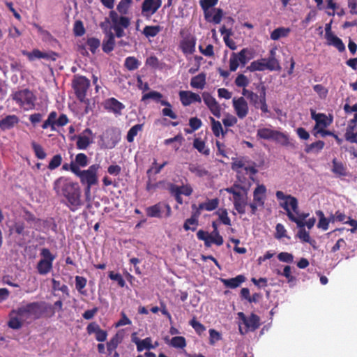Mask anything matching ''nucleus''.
I'll list each match as a JSON object with an SVG mask.
<instances>
[{"mask_svg": "<svg viewBox=\"0 0 357 357\" xmlns=\"http://www.w3.org/2000/svg\"><path fill=\"white\" fill-rule=\"evenodd\" d=\"M53 190L61 197V202L70 211L75 212L84 205L81 188L69 177L61 176L55 179Z\"/></svg>", "mask_w": 357, "mask_h": 357, "instance_id": "1", "label": "nucleus"}, {"mask_svg": "<svg viewBox=\"0 0 357 357\" xmlns=\"http://www.w3.org/2000/svg\"><path fill=\"white\" fill-rule=\"evenodd\" d=\"M20 319L29 324L32 320H37L43 317L46 314L50 316L54 314L53 307L45 301H36L28 303L13 311Z\"/></svg>", "mask_w": 357, "mask_h": 357, "instance_id": "2", "label": "nucleus"}, {"mask_svg": "<svg viewBox=\"0 0 357 357\" xmlns=\"http://www.w3.org/2000/svg\"><path fill=\"white\" fill-rule=\"evenodd\" d=\"M276 197L278 200H282L280 202V206L287 212L289 220L295 222L298 227H304V220L308 216V213L298 214V199L296 197L291 195H284L282 191L278 190L276 192Z\"/></svg>", "mask_w": 357, "mask_h": 357, "instance_id": "3", "label": "nucleus"}, {"mask_svg": "<svg viewBox=\"0 0 357 357\" xmlns=\"http://www.w3.org/2000/svg\"><path fill=\"white\" fill-rule=\"evenodd\" d=\"M256 89L259 94L245 89V88L243 89L242 93L255 109H260L261 112L264 114L268 113L266 98V86L262 83H259L257 85Z\"/></svg>", "mask_w": 357, "mask_h": 357, "instance_id": "4", "label": "nucleus"}, {"mask_svg": "<svg viewBox=\"0 0 357 357\" xmlns=\"http://www.w3.org/2000/svg\"><path fill=\"white\" fill-rule=\"evenodd\" d=\"M70 171L80 178L81 184H89V185H95L98 183V172L100 169L99 165H93L86 170H81L80 168L70 163Z\"/></svg>", "mask_w": 357, "mask_h": 357, "instance_id": "5", "label": "nucleus"}, {"mask_svg": "<svg viewBox=\"0 0 357 357\" xmlns=\"http://www.w3.org/2000/svg\"><path fill=\"white\" fill-rule=\"evenodd\" d=\"M218 2V0H201L200 6L204 10V18L206 22L220 24L222 20L224 12L222 8H212Z\"/></svg>", "mask_w": 357, "mask_h": 357, "instance_id": "6", "label": "nucleus"}, {"mask_svg": "<svg viewBox=\"0 0 357 357\" xmlns=\"http://www.w3.org/2000/svg\"><path fill=\"white\" fill-rule=\"evenodd\" d=\"M275 52L271 50L270 52V56L268 59H261L252 61L250 66H248V70L250 72H255V70H278L280 68V62L275 58Z\"/></svg>", "mask_w": 357, "mask_h": 357, "instance_id": "7", "label": "nucleus"}, {"mask_svg": "<svg viewBox=\"0 0 357 357\" xmlns=\"http://www.w3.org/2000/svg\"><path fill=\"white\" fill-rule=\"evenodd\" d=\"M40 255L42 258L36 265L37 271L40 275H47V274L52 269L53 261L56 257L52 254L48 248H46L41 249Z\"/></svg>", "mask_w": 357, "mask_h": 357, "instance_id": "8", "label": "nucleus"}, {"mask_svg": "<svg viewBox=\"0 0 357 357\" xmlns=\"http://www.w3.org/2000/svg\"><path fill=\"white\" fill-rule=\"evenodd\" d=\"M72 86L77 98L81 102H84L90 86V80L82 75H75L72 80Z\"/></svg>", "mask_w": 357, "mask_h": 357, "instance_id": "9", "label": "nucleus"}, {"mask_svg": "<svg viewBox=\"0 0 357 357\" xmlns=\"http://www.w3.org/2000/svg\"><path fill=\"white\" fill-rule=\"evenodd\" d=\"M13 100L25 110L33 108L36 98L28 89L19 91L13 94Z\"/></svg>", "mask_w": 357, "mask_h": 357, "instance_id": "10", "label": "nucleus"}, {"mask_svg": "<svg viewBox=\"0 0 357 357\" xmlns=\"http://www.w3.org/2000/svg\"><path fill=\"white\" fill-rule=\"evenodd\" d=\"M197 237L199 241H204V245L206 248L211 247L212 244L220 246L224 243L223 237L218 230L213 229L211 233H208V231L199 229L197 232Z\"/></svg>", "mask_w": 357, "mask_h": 357, "instance_id": "11", "label": "nucleus"}, {"mask_svg": "<svg viewBox=\"0 0 357 357\" xmlns=\"http://www.w3.org/2000/svg\"><path fill=\"white\" fill-rule=\"evenodd\" d=\"M169 190L170 195H172L176 203L182 205L183 204V199L181 195L185 196H190L192 193V188L190 185H185L182 186H178L175 184L170 183L169 185Z\"/></svg>", "mask_w": 357, "mask_h": 357, "instance_id": "12", "label": "nucleus"}, {"mask_svg": "<svg viewBox=\"0 0 357 357\" xmlns=\"http://www.w3.org/2000/svg\"><path fill=\"white\" fill-rule=\"evenodd\" d=\"M91 135H93L92 130L89 128H86L82 131V135H73L70 137V139H77L76 144L77 149L86 150L93 142V140L90 138Z\"/></svg>", "mask_w": 357, "mask_h": 357, "instance_id": "13", "label": "nucleus"}, {"mask_svg": "<svg viewBox=\"0 0 357 357\" xmlns=\"http://www.w3.org/2000/svg\"><path fill=\"white\" fill-rule=\"evenodd\" d=\"M202 98L204 102L207 106L209 111L215 116L219 118L221 116V108L220 104L217 102L215 98H213L210 93L204 92L202 93Z\"/></svg>", "mask_w": 357, "mask_h": 357, "instance_id": "14", "label": "nucleus"}, {"mask_svg": "<svg viewBox=\"0 0 357 357\" xmlns=\"http://www.w3.org/2000/svg\"><path fill=\"white\" fill-rule=\"evenodd\" d=\"M233 107L237 116L241 119H244L248 114V105L243 97L234 98L232 100Z\"/></svg>", "mask_w": 357, "mask_h": 357, "instance_id": "15", "label": "nucleus"}, {"mask_svg": "<svg viewBox=\"0 0 357 357\" xmlns=\"http://www.w3.org/2000/svg\"><path fill=\"white\" fill-rule=\"evenodd\" d=\"M161 0H144L142 4V14L144 17H151L161 6Z\"/></svg>", "mask_w": 357, "mask_h": 357, "instance_id": "16", "label": "nucleus"}, {"mask_svg": "<svg viewBox=\"0 0 357 357\" xmlns=\"http://www.w3.org/2000/svg\"><path fill=\"white\" fill-rule=\"evenodd\" d=\"M164 208L167 209L166 216L171 215V206L162 202H159L153 206H149L146 208V215L149 217H162V211Z\"/></svg>", "mask_w": 357, "mask_h": 357, "instance_id": "17", "label": "nucleus"}, {"mask_svg": "<svg viewBox=\"0 0 357 357\" xmlns=\"http://www.w3.org/2000/svg\"><path fill=\"white\" fill-rule=\"evenodd\" d=\"M311 116L315 121V126L313 128L312 133L322 128H328L332 122V120L328 119L325 114H316L314 110H311Z\"/></svg>", "mask_w": 357, "mask_h": 357, "instance_id": "18", "label": "nucleus"}, {"mask_svg": "<svg viewBox=\"0 0 357 357\" xmlns=\"http://www.w3.org/2000/svg\"><path fill=\"white\" fill-rule=\"evenodd\" d=\"M132 341L137 345V351L142 352L144 349H154L155 345L152 344V338L149 337L145 339L140 340L136 336V333L132 335Z\"/></svg>", "mask_w": 357, "mask_h": 357, "instance_id": "19", "label": "nucleus"}, {"mask_svg": "<svg viewBox=\"0 0 357 357\" xmlns=\"http://www.w3.org/2000/svg\"><path fill=\"white\" fill-rule=\"evenodd\" d=\"M195 45L196 39L193 36H188L180 42L179 47L185 55H190L195 51Z\"/></svg>", "mask_w": 357, "mask_h": 357, "instance_id": "20", "label": "nucleus"}, {"mask_svg": "<svg viewBox=\"0 0 357 357\" xmlns=\"http://www.w3.org/2000/svg\"><path fill=\"white\" fill-rule=\"evenodd\" d=\"M233 202L235 209L240 214H245V206H247V192L244 189V192H240L238 195L233 197Z\"/></svg>", "mask_w": 357, "mask_h": 357, "instance_id": "21", "label": "nucleus"}, {"mask_svg": "<svg viewBox=\"0 0 357 357\" xmlns=\"http://www.w3.org/2000/svg\"><path fill=\"white\" fill-rule=\"evenodd\" d=\"M105 109L116 114H121L125 105L115 98H109L105 102Z\"/></svg>", "mask_w": 357, "mask_h": 357, "instance_id": "22", "label": "nucleus"}, {"mask_svg": "<svg viewBox=\"0 0 357 357\" xmlns=\"http://www.w3.org/2000/svg\"><path fill=\"white\" fill-rule=\"evenodd\" d=\"M179 97L181 103L184 106L190 105L191 103L194 102H202V98L200 97V96L191 91H181L179 92Z\"/></svg>", "mask_w": 357, "mask_h": 357, "instance_id": "23", "label": "nucleus"}, {"mask_svg": "<svg viewBox=\"0 0 357 357\" xmlns=\"http://www.w3.org/2000/svg\"><path fill=\"white\" fill-rule=\"evenodd\" d=\"M19 121L16 115H8L0 120V130L2 131L11 130L19 123Z\"/></svg>", "mask_w": 357, "mask_h": 357, "instance_id": "24", "label": "nucleus"}, {"mask_svg": "<svg viewBox=\"0 0 357 357\" xmlns=\"http://www.w3.org/2000/svg\"><path fill=\"white\" fill-rule=\"evenodd\" d=\"M109 18L113 25H117L122 28H127L130 24L129 18L123 16L119 17L118 13L115 10H111L109 12Z\"/></svg>", "mask_w": 357, "mask_h": 357, "instance_id": "25", "label": "nucleus"}, {"mask_svg": "<svg viewBox=\"0 0 357 357\" xmlns=\"http://www.w3.org/2000/svg\"><path fill=\"white\" fill-rule=\"evenodd\" d=\"M116 44L115 36L112 32H107L106 38L103 40L102 43V52L109 54L113 51Z\"/></svg>", "mask_w": 357, "mask_h": 357, "instance_id": "26", "label": "nucleus"}, {"mask_svg": "<svg viewBox=\"0 0 357 357\" xmlns=\"http://www.w3.org/2000/svg\"><path fill=\"white\" fill-rule=\"evenodd\" d=\"M266 189L264 185H259L253 192V200L259 206H263L266 197Z\"/></svg>", "mask_w": 357, "mask_h": 357, "instance_id": "27", "label": "nucleus"}, {"mask_svg": "<svg viewBox=\"0 0 357 357\" xmlns=\"http://www.w3.org/2000/svg\"><path fill=\"white\" fill-rule=\"evenodd\" d=\"M244 324L250 331H255L260 326V318L252 313L244 320Z\"/></svg>", "mask_w": 357, "mask_h": 357, "instance_id": "28", "label": "nucleus"}, {"mask_svg": "<svg viewBox=\"0 0 357 357\" xmlns=\"http://www.w3.org/2000/svg\"><path fill=\"white\" fill-rule=\"evenodd\" d=\"M57 113L55 111L51 112L48 116L46 120L44 121L43 123L42 124V128L43 130H46L48 128H50L52 131L56 130V123L57 120Z\"/></svg>", "mask_w": 357, "mask_h": 357, "instance_id": "29", "label": "nucleus"}, {"mask_svg": "<svg viewBox=\"0 0 357 357\" xmlns=\"http://www.w3.org/2000/svg\"><path fill=\"white\" fill-rule=\"evenodd\" d=\"M273 140L275 141L282 146H294L289 140L288 135L278 130H276Z\"/></svg>", "mask_w": 357, "mask_h": 357, "instance_id": "30", "label": "nucleus"}, {"mask_svg": "<svg viewBox=\"0 0 357 357\" xmlns=\"http://www.w3.org/2000/svg\"><path fill=\"white\" fill-rule=\"evenodd\" d=\"M245 276L238 275L234 278L222 279V282L226 287L234 289L239 287L245 281Z\"/></svg>", "mask_w": 357, "mask_h": 357, "instance_id": "31", "label": "nucleus"}, {"mask_svg": "<svg viewBox=\"0 0 357 357\" xmlns=\"http://www.w3.org/2000/svg\"><path fill=\"white\" fill-rule=\"evenodd\" d=\"M291 29L289 27H278L271 33V39L273 40H278L280 38L287 37Z\"/></svg>", "mask_w": 357, "mask_h": 357, "instance_id": "32", "label": "nucleus"}, {"mask_svg": "<svg viewBox=\"0 0 357 357\" xmlns=\"http://www.w3.org/2000/svg\"><path fill=\"white\" fill-rule=\"evenodd\" d=\"M332 172L338 176H346L347 167L343 165L342 162L333 158L332 160Z\"/></svg>", "mask_w": 357, "mask_h": 357, "instance_id": "33", "label": "nucleus"}, {"mask_svg": "<svg viewBox=\"0 0 357 357\" xmlns=\"http://www.w3.org/2000/svg\"><path fill=\"white\" fill-rule=\"evenodd\" d=\"M206 83V75L201 73L192 77L190 84L193 89H204Z\"/></svg>", "mask_w": 357, "mask_h": 357, "instance_id": "34", "label": "nucleus"}, {"mask_svg": "<svg viewBox=\"0 0 357 357\" xmlns=\"http://www.w3.org/2000/svg\"><path fill=\"white\" fill-rule=\"evenodd\" d=\"M123 340V335L116 333L111 340L107 343V349L109 355H111L113 351H116L119 344Z\"/></svg>", "mask_w": 357, "mask_h": 357, "instance_id": "35", "label": "nucleus"}, {"mask_svg": "<svg viewBox=\"0 0 357 357\" xmlns=\"http://www.w3.org/2000/svg\"><path fill=\"white\" fill-rule=\"evenodd\" d=\"M325 146V142L322 140H317L312 144L306 145L305 148V152L307 153H318L321 151Z\"/></svg>", "mask_w": 357, "mask_h": 357, "instance_id": "36", "label": "nucleus"}, {"mask_svg": "<svg viewBox=\"0 0 357 357\" xmlns=\"http://www.w3.org/2000/svg\"><path fill=\"white\" fill-rule=\"evenodd\" d=\"M193 148L197 149L200 153L208 155L210 151L206 148L205 142L201 138H195L192 143Z\"/></svg>", "mask_w": 357, "mask_h": 357, "instance_id": "37", "label": "nucleus"}, {"mask_svg": "<svg viewBox=\"0 0 357 357\" xmlns=\"http://www.w3.org/2000/svg\"><path fill=\"white\" fill-rule=\"evenodd\" d=\"M219 203V199L217 197L208 199L206 202L199 204V209L211 211L218 207Z\"/></svg>", "mask_w": 357, "mask_h": 357, "instance_id": "38", "label": "nucleus"}, {"mask_svg": "<svg viewBox=\"0 0 357 357\" xmlns=\"http://www.w3.org/2000/svg\"><path fill=\"white\" fill-rule=\"evenodd\" d=\"M236 56L243 66H245L253 57L252 52L248 48H243L239 53L236 54Z\"/></svg>", "mask_w": 357, "mask_h": 357, "instance_id": "39", "label": "nucleus"}, {"mask_svg": "<svg viewBox=\"0 0 357 357\" xmlns=\"http://www.w3.org/2000/svg\"><path fill=\"white\" fill-rule=\"evenodd\" d=\"M141 62L135 56H128L124 61V66L128 70H136Z\"/></svg>", "mask_w": 357, "mask_h": 357, "instance_id": "40", "label": "nucleus"}, {"mask_svg": "<svg viewBox=\"0 0 357 357\" xmlns=\"http://www.w3.org/2000/svg\"><path fill=\"white\" fill-rule=\"evenodd\" d=\"M144 123H137L132 127L128 132L126 135V139L129 142H132L135 140V137L139 132L142 131Z\"/></svg>", "mask_w": 357, "mask_h": 357, "instance_id": "41", "label": "nucleus"}, {"mask_svg": "<svg viewBox=\"0 0 357 357\" xmlns=\"http://www.w3.org/2000/svg\"><path fill=\"white\" fill-rule=\"evenodd\" d=\"M327 43L329 45L336 47L340 52H343L346 49L342 40L335 35L327 39Z\"/></svg>", "mask_w": 357, "mask_h": 357, "instance_id": "42", "label": "nucleus"}, {"mask_svg": "<svg viewBox=\"0 0 357 357\" xmlns=\"http://www.w3.org/2000/svg\"><path fill=\"white\" fill-rule=\"evenodd\" d=\"M161 27L159 25L146 26L143 29V34L146 38H154L160 31Z\"/></svg>", "mask_w": 357, "mask_h": 357, "instance_id": "43", "label": "nucleus"}, {"mask_svg": "<svg viewBox=\"0 0 357 357\" xmlns=\"http://www.w3.org/2000/svg\"><path fill=\"white\" fill-rule=\"evenodd\" d=\"M276 130L269 128H259L257 130V137L264 139H273Z\"/></svg>", "mask_w": 357, "mask_h": 357, "instance_id": "44", "label": "nucleus"}, {"mask_svg": "<svg viewBox=\"0 0 357 357\" xmlns=\"http://www.w3.org/2000/svg\"><path fill=\"white\" fill-rule=\"evenodd\" d=\"M169 345L175 348H183L187 345L186 340L183 336H175L170 340Z\"/></svg>", "mask_w": 357, "mask_h": 357, "instance_id": "45", "label": "nucleus"}, {"mask_svg": "<svg viewBox=\"0 0 357 357\" xmlns=\"http://www.w3.org/2000/svg\"><path fill=\"white\" fill-rule=\"evenodd\" d=\"M316 215L319 217L317 227L323 230H327L329 226V220L326 218L324 212L320 210L317 211Z\"/></svg>", "mask_w": 357, "mask_h": 357, "instance_id": "46", "label": "nucleus"}, {"mask_svg": "<svg viewBox=\"0 0 357 357\" xmlns=\"http://www.w3.org/2000/svg\"><path fill=\"white\" fill-rule=\"evenodd\" d=\"M211 130L215 137H219L220 134L225 136V135L227 133V132L223 131L221 123L213 118H211Z\"/></svg>", "mask_w": 357, "mask_h": 357, "instance_id": "47", "label": "nucleus"}, {"mask_svg": "<svg viewBox=\"0 0 357 357\" xmlns=\"http://www.w3.org/2000/svg\"><path fill=\"white\" fill-rule=\"evenodd\" d=\"M188 170L199 177H202L208 174V171H206V169L197 165H190Z\"/></svg>", "mask_w": 357, "mask_h": 357, "instance_id": "48", "label": "nucleus"}, {"mask_svg": "<svg viewBox=\"0 0 357 357\" xmlns=\"http://www.w3.org/2000/svg\"><path fill=\"white\" fill-rule=\"evenodd\" d=\"M31 148L34 151L36 156L38 159H45L47 157V153L40 144H36V142H32Z\"/></svg>", "mask_w": 357, "mask_h": 357, "instance_id": "49", "label": "nucleus"}, {"mask_svg": "<svg viewBox=\"0 0 357 357\" xmlns=\"http://www.w3.org/2000/svg\"><path fill=\"white\" fill-rule=\"evenodd\" d=\"M168 164V162L167 161H165L162 163V165H157V162H156V160L154 159L153 160V162L152 163V167L149 169L146 172V174L149 176H151V174L152 172H153L154 174H159L161 170L166 166Z\"/></svg>", "mask_w": 357, "mask_h": 357, "instance_id": "50", "label": "nucleus"}, {"mask_svg": "<svg viewBox=\"0 0 357 357\" xmlns=\"http://www.w3.org/2000/svg\"><path fill=\"white\" fill-rule=\"evenodd\" d=\"M22 54L26 56L29 61H33L37 59H42V52L39 49H33L31 52H26V50H23Z\"/></svg>", "mask_w": 357, "mask_h": 357, "instance_id": "51", "label": "nucleus"}, {"mask_svg": "<svg viewBox=\"0 0 357 357\" xmlns=\"http://www.w3.org/2000/svg\"><path fill=\"white\" fill-rule=\"evenodd\" d=\"M198 225L199 220H197L195 218L190 216L185 220L183 225V228L185 231L191 230L194 231L197 229Z\"/></svg>", "mask_w": 357, "mask_h": 357, "instance_id": "52", "label": "nucleus"}, {"mask_svg": "<svg viewBox=\"0 0 357 357\" xmlns=\"http://www.w3.org/2000/svg\"><path fill=\"white\" fill-rule=\"evenodd\" d=\"M298 238L305 243H308L311 245L314 243V241H312L309 232H307L303 227L300 228L297 233Z\"/></svg>", "mask_w": 357, "mask_h": 357, "instance_id": "53", "label": "nucleus"}, {"mask_svg": "<svg viewBox=\"0 0 357 357\" xmlns=\"http://www.w3.org/2000/svg\"><path fill=\"white\" fill-rule=\"evenodd\" d=\"M190 325L194 328L196 333L199 335L206 331V326L201 322L197 321L195 318L190 321Z\"/></svg>", "mask_w": 357, "mask_h": 357, "instance_id": "54", "label": "nucleus"}, {"mask_svg": "<svg viewBox=\"0 0 357 357\" xmlns=\"http://www.w3.org/2000/svg\"><path fill=\"white\" fill-rule=\"evenodd\" d=\"M74 165H77L79 168L85 167L88 165V158L86 154L83 153H78L75 156V160L73 162Z\"/></svg>", "mask_w": 357, "mask_h": 357, "instance_id": "55", "label": "nucleus"}, {"mask_svg": "<svg viewBox=\"0 0 357 357\" xmlns=\"http://www.w3.org/2000/svg\"><path fill=\"white\" fill-rule=\"evenodd\" d=\"M62 156L60 154H56L52 157V158L49 162V165L47 166L48 169L50 170L55 169L61 166L62 162Z\"/></svg>", "mask_w": 357, "mask_h": 357, "instance_id": "56", "label": "nucleus"}, {"mask_svg": "<svg viewBox=\"0 0 357 357\" xmlns=\"http://www.w3.org/2000/svg\"><path fill=\"white\" fill-rule=\"evenodd\" d=\"M86 44L88 46L89 49L91 50V52L95 54L101 43L98 38H89L87 39Z\"/></svg>", "mask_w": 357, "mask_h": 357, "instance_id": "57", "label": "nucleus"}, {"mask_svg": "<svg viewBox=\"0 0 357 357\" xmlns=\"http://www.w3.org/2000/svg\"><path fill=\"white\" fill-rule=\"evenodd\" d=\"M183 140H184V137H183V135L181 134H178L176 136H174V137L165 139L164 141V144H165L166 146H169V144H171L174 142H179L178 146H176V145L174 146V149L176 151H177L179 149V147Z\"/></svg>", "mask_w": 357, "mask_h": 357, "instance_id": "58", "label": "nucleus"}, {"mask_svg": "<svg viewBox=\"0 0 357 357\" xmlns=\"http://www.w3.org/2000/svg\"><path fill=\"white\" fill-rule=\"evenodd\" d=\"M87 280L85 278L82 276H76L75 277V287L78 290L79 292L84 295L85 291H83V289L86 285Z\"/></svg>", "mask_w": 357, "mask_h": 357, "instance_id": "59", "label": "nucleus"}, {"mask_svg": "<svg viewBox=\"0 0 357 357\" xmlns=\"http://www.w3.org/2000/svg\"><path fill=\"white\" fill-rule=\"evenodd\" d=\"M162 98V95L157 91H151L148 93H145L142 97V101H146L148 99H153L155 102H158L160 101Z\"/></svg>", "mask_w": 357, "mask_h": 357, "instance_id": "60", "label": "nucleus"}, {"mask_svg": "<svg viewBox=\"0 0 357 357\" xmlns=\"http://www.w3.org/2000/svg\"><path fill=\"white\" fill-rule=\"evenodd\" d=\"M190 126L192 130H185V132L190 133L192 131H195L199 129L202 126V122L201 119L197 117H191L190 119Z\"/></svg>", "mask_w": 357, "mask_h": 357, "instance_id": "61", "label": "nucleus"}, {"mask_svg": "<svg viewBox=\"0 0 357 357\" xmlns=\"http://www.w3.org/2000/svg\"><path fill=\"white\" fill-rule=\"evenodd\" d=\"M24 322L26 321L20 319V318L17 316L16 317L10 318V321L8 324L9 327L13 329H19L22 326Z\"/></svg>", "mask_w": 357, "mask_h": 357, "instance_id": "62", "label": "nucleus"}, {"mask_svg": "<svg viewBox=\"0 0 357 357\" xmlns=\"http://www.w3.org/2000/svg\"><path fill=\"white\" fill-rule=\"evenodd\" d=\"M74 34L76 36H83L85 33V29L81 20L76 21L73 27Z\"/></svg>", "mask_w": 357, "mask_h": 357, "instance_id": "63", "label": "nucleus"}, {"mask_svg": "<svg viewBox=\"0 0 357 357\" xmlns=\"http://www.w3.org/2000/svg\"><path fill=\"white\" fill-rule=\"evenodd\" d=\"M249 83V80L245 75L241 74L237 76L235 79V84L238 86L243 87L245 89L246 86H248Z\"/></svg>", "mask_w": 357, "mask_h": 357, "instance_id": "64", "label": "nucleus"}]
</instances>
